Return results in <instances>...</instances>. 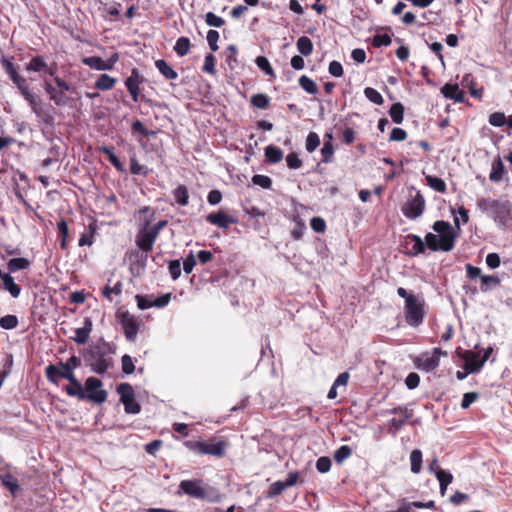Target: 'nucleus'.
I'll list each match as a JSON object with an SVG mask.
<instances>
[{
    "label": "nucleus",
    "instance_id": "f257e3e1",
    "mask_svg": "<svg viewBox=\"0 0 512 512\" xmlns=\"http://www.w3.org/2000/svg\"><path fill=\"white\" fill-rule=\"evenodd\" d=\"M1 65L22 97L28 103L31 111L35 114L39 122L49 127L53 126L55 122L53 107L43 103L41 97L31 89L28 80L18 73L16 66L10 59L3 57L1 59Z\"/></svg>",
    "mask_w": 512,
    "mask_h": 512
},
{
    "label": "nucleus",
    "instance_id": "f03ea898",
    "mask_svg": "<svg viewBox=\"0 0 512 512\" xmlns=\"http://www.w3.org/2000/svg\"><path fill=\"white\" fill-rule=\"evenodd\" d=\"M115 347L103 338L98 339L84 352L86 366L97 374H105L113 365Z\"/></svg>",
    "mask_w": 512,
    "mask_h": 512
},
{
    "label": "nucleus",
    "instance_id": "7ed1b4c3",
    "mask_svg": "<svg viewBox=\"0 0 512 512\" xmlns=\"http://www.w3.org/2000/svg\"><path fill=\"white\" fill-rule=\"evenodd\" d=\"M432 229L438 234L427 233L425 236V249L431 251L450 252L455 247L457 233L452 225L444 220L433 223Z\"/></svg>",
    "mask_w": 512,
    "mask_h": 512
},
{
    "label": "nucleus",
    "instance_id": "20e7f679",
    "mask_svg": "<svg viewBox=\"0 0 512 512\" xmlns=\"http://www.w3.org/2000/svg\"><path fill=\"white\" fill-rule=\"evenodd\" d=\"M140 214L143 213H151L150 218H146L141 223L138 232L135 237V244L139 250H141L145 255H140L138 250H132L129 253V258H141V266H145V262L147 260V254L152 251L155 241L157 240V236L153 233V231L149 228L151 224L152 217L155 212L149 206H144L139 210Z\"/></svg>",
    "mask_w": 512,
    "mask_h": 512
},
{
    "label": "nucleus",
    "instance_id": "39448f33",
    "mask_svg": "<svg viewBox=\"0 0 512 512\" xmlns=\"http://www.w3.org/2000/svg\"><path fill=\"white\" fill-rule=\"evenodd\" d=\"M397 294L405 299L404 316L406 323L411 327L420 326L426 314L424 298L414 293H409L403 287L397 289Z\"/></svg>",
    "mask_w": 512,
    "mask_h": 512
},
{
    "label": "nucleus",
    "instance_id": "423d86ee",
    "mask_svg": "<svg viewBox=\"0 0 512 512\" xmlns=\"http://www.w3.org/2000/svg\"><path fill=\"white\" fill-rule=\"evenodd\" d=\"M179 489L184 494L201 500L218 503L222 500V494L214 487L203 485L201 479L182 480Z\"/></svg>",
    "mask_w": 512,
    "mask_h": 512
},
{
    "label": "nucleus",
    "instance_id": "0eeeda50",
    "mask_svg": "<svg viewBox=\"0 0 512 512\" xmlns=\"http://www.w3.org/2000/svg\"><path fill=\"white\" fill-rule=\"evenodd\" d=\"M183 445L191 452L198 455H210L215 457H222L225 454L227 443L225 441H216L211 439L209 442L198 440H186Z\"/></svg>",
    "mask_w": 512,
    "mask_h": 512
},
{
    "label": "nucleus",
    "instance_id": "6e6552de",
    "mask_svg": "<svg viewBox=\"0 0 512 512\" xmlns=\"http://www.w3.org/2000/svg\"><path fill=\"white\" fill-rule=\"evenodd\" d=\"M441 356H447V352L436 347L416 356L413 359V364L419 370L431 372L439 366Z\"/></svg>",
    "mask_w": 512,
    "mask_h": 512
},
{
    "label": "nucleus",
    "instance_id": "1a4fd4ad",
    "mask_svg": "<svg viewBox=\"0 0 512 512\" xmlns=\"http://www.w3.org/2000/svg\"><path fill=\"white\" fill-rule=\"evenodd\" d=\"M103 383L96 377H88L85 381L84 396L87 401L102 404L107 400L108 393L102 389Z\"/></svg>",
    "mask_w": 512,
    "mask_h": 512
},
{
    "label": "nucleus",
    "instance_id": "9d476101",
    "mask_svg": "<svg viewBox=\"0 0 512 512\" xmlns=\"http://www.w3.org/2000/svg\"><path fill=\"white\" fill-rule=\"evenodd\" d=\"M116 390L127 414L140 413L141 405L136 401L134 389L129 383H120Z\"/></svg>",
    "mask_w": 512,
    "mask_h": 512
},
{
    "label": "nucleus",
    "instance_id": "9b49d317",
    "mask_svg": "<svg viewBox=\"0 0 512 512\" xmlns=\"http://www.w3.org/2000/svg\"><path fill=\"white\" fill-rule=\"evenodd\" d=\"M116 318L121 324L125 337L130 342H135L140 328V321L128 311H117Z\"/></svg>",
    "mask_w": 512,
    "mask_h": 512
},
{
    "label": "nucleus",
    "instance_id": "f8f14e48",
    "mask_svg": "<svg viewBox=\"0 0 512 512\" xmlns=\"http://www.w3.org/2000/svg\"><path fill=\"white\" fill-rule=\"evenodd\" d=\"M425 206L426 201L424 196L420 191H417L415 196L408 199L402 206V213L406 218L414 220L423 214Z\"/></svg>",
    "mask_w": 512,
    "mask_h": 512
},
{
    "label": "nucleus",
    "instance_id": "ddd939ff",
    "mask_svg": "<svg viewBox=\"0 0 512 512\" xmlns=\"http://www.w3.org/2000/svg\"><path fill=\"white\" fill-rule=\"evenodd\" d=\"M0 482L2 486L11 492L13 496H16L21 492V487L18 483V480L12 473V469L10 465L5 463L3 459L0 458Z\"/></svg>",
    "mask_w": 512,
    "mask_h": 512
},
{
    "label": "nucleus",
    "instance_id": "4468645a",
    "mask_svg": "<svg viewBox=\"0 0 512 512\" xmlns=\"http://www.w3.org/2000/svg\"><path fill=\"white\" fill-rule=\"evenodd\" d=\"M145 81L143 75L137 68L131 70V74L126 78L124 84L129 94L131 95L134 102H138L140 99L145 100V96L141 95L140 85Z\"/></svg>",
    "mask_w": 512,
    "mask_h": 512
},
{
    "label": "nucleus",
    "instance_id": "2eb2a0df",
    "mask_svg": "<svg viewBox=\"0 0 512 512\" xmlns=\"http://www.w3.org/2000/svg\"><path fill=\"white\" fill-rule=\"evenodd\" d=\"M118 53H114L108 60H103L99 56H90L83 58V64L87 65L91 69L98 71L112 70L115 63L118 61Z\"/></svg>",
    "mask_w": 512,
    "mask_h": 512
},
{
    "label": "nucleus",
    "instance_id": "dca6fc26",
    "mask_svg": "<svg viewBox=\"0 0 512 512\" xmlns=\"http://www.w3.org/2000/svg\"><path fill=\"white\" fill-rule=\"evenodd\" d=\"M458 354L464 360V369L468 373L479 372L484 365L483 360H481L482 357L478 352L473 350H465L464 352H460L459 349Z\"/></svg>",
    "mask_w": 512,
    "mask_h": 512
},
{
    "label": "nucleus",
    "instance_id": "f3484780",
    "mask_svg": "<svg viewBox=\"0 0 512 512\" xmlns=\"http://www.w3.org/2000/svg\"><path fill=\"white\" fill-rule=\"evenodd\" d=\"M206 220L212 224L216 225L220 228L227 229L231 224H235L237 220L230 215L222 211H218L215 213H210L206 216Z\"/></svg>",
    "mask_w": 512,
    "mask_h": 512
},
{
    "label": "nucleus",
    "instance_id": "a211bd4d",
    "mask_svg": "<svg viewBox=\"0 0 512 512\" xmlns=\"http://www.w3.org/2000/svg\"><path fill=\"white\" fill-rule=\"evenodd\" d=\"M405 246L412 244V247L407 251L409 256L415 257L419 254L425 253V243L420 236L415 234H408L404 237Z\"/></svg>",
    "mask_w": 512,
    "mask_h": 512
},
{
    "label": "nucleus",
    "instance_id": "6ab92c4d",
    "mask_svg": "<svg viewBox=\"0 0 512 512\" xmlns=\"http://www.w3.org/2000/svg\"><path fill=\"white\" fill-rule=\"evenodd\" d=\"M441 93L445 98L452 99L457 103H462L465 100V92L459 89L458 84H445L441 88Z\"/></svg>",
    "mask_w": 512,
    "mask_h": 512
},
{
    "label": "nucleus",
    "instance_id": "aec40b11",
    "mask_svg": "<svg viewBox=\"0 0 512 512\" xmlns=\"http://www.w3.org/2000/svg\"><path fill=\"white\" fill-rule=\"evenodd\" d=\"M92 321L90 318L84 319V326L81 328H77L75 330V337H73V341L76 342L79 345L85 344L88 339L89 335L92 331Z\"/></svg>",
    "mask_w": 512,
    "mask_h": 512
},
{
    "label": "nucleus",
    "instance_id": "412c9836",
    "mask_svg": "<svg viewBox=\"0 0 512 512\" xmlns=\"http://www.w3.org/2000/svg\"><path fill=\"white\" fill-rule=\"evenodd\" d=\"M64 391L68 396L77 397L79 400H84V388L77 378L69 381V384L64 387Z\"/></svg>",
    "mask_w": 512,
    "mask_h": 512
},
{
    "label": "nucleus",
    "instance_id": "4be33fe9",
    "mask_svg": "<svg viewBox=\"0 0 512 512\" xmlns=\"http://www.w3.org/2000/svg\"><path fill=\"white\" fill-rule=\"evenodd\" d=\"M155 66L158 71L168 80H175L178 77V73L173 67L164 59H158L155 61Z\"/></svg>",
    "mask_w": 512,
    "mask_h": 512
},
{
    "label": "nucleus",
    "instance_id": "5701e85b",
    "mask_svg": "<svg viewBox=\"0 0 512 512\" xmlns=\"http://www.w3.org/2000/svg\"><path fill=\"white\" fill-rule=\"evenodd\" d=\"M45 376L50 383L58 385L60 379H63L62 366H60V362L58 365H48L45 368Z\"/></svg>",
    "mask_w": 512,
    "mask_h": 512
},
{
    "label": "nucleus",
    "instance_id": "b1692460",
    "mask_svg": "<svg viewBox=\"0 0 512 512\" xmlns=\"http://www.w3.org/2000/svg\"><path fill=\"white\" fill-rule=\"evenodd\" d=\"M505 166L500 157L494 159L491 167V172L489 174V179L492 182H499L503 179L505 174Z\"/></svg>",
    "mask_w": 512,
    "mask_h": 512
},
{
    "label": "nucleus",
    "instance_id": "393cba45",
    "mask_svg": "<svg viewBox=\"0 0 512 512\" xmlns=\"http://www.w3.org/2000/svg\"><path fill=\"white\" fill-rule=\"evenodd\" d=\"M100 150L104 155L107 156L108 161L114 166V168L118 172L124 173L126 171L124 165L121 163L119 158L115 155L113 147L104 146Z\"/></svg>",
    "mask_w": 512,
    "mask_h": 512
},
{
    "label": "nucleus",
    "instance_id": "a878e982",
    "mask_svg": "<svg viewBox=\"0 0 512 512\" xmlns=\"http://www.w3.org/2000/svg\"><path fill=\"white\" fill-rule=\"evenodd\" d=\"M283 156H284L283 151L277 146L268 145L265 148V158L268 163H273V164L279 163L282 161Z\"/></svg>",
    "mask_w": 512,
    "mask_h": 512
},
{
    "label": "nucleus",
    "instance_id": "bb28decb",
    "mask_svg": "<svg viewBox=\"0 0 512 512\" xmlns=\"http://www.w3.org/2000/svg\"><path fill=\"white\" fill-rule=\"evenodd\" d=\"M117 80L108 74H101L96 80L94 87L100 91H108L114 88Z\"/></svg>",
    "mask_w": 512,
    "mask_h": 512
},
{
    "label": "nucleus",
    "instance_id": "cd10ccee",
    "mask_svg": "<svg viewBox=\"0 0 512 512\" xmlns=\"http://www.w3.org/2000/svg\"><path fill=\"white\" fill-rule=\"evenodd\" d=\"M47 63L43 56H35L26 64L25 69L28 72H44Z\"/></svg>",
    "mask_w": 512,
    "mask_h": 512
},
{
    "label": "nucleus",
    "instance_id": "c85d7f7f",
    "mask_svg": "<svg viewBox=\"0 0 512 512\" xmlns=\"http://www.w3.org/2000/svg\"><path fill=\"white\" fill-rule=\"evenodd\" d=\"M30 261L27 258H12L7 263V269L10 273H15L19 270H25L30 267Z\"/></svg>",
    "mask_w": 512,
    "mask_h": 512
},
{
    "label": "nucleus",
    "instance_id": "c756f323",
    "mask_svg": "<svg viewBox=\"0 0 512 512\" xmlns=\"http://www.w3.org/2000/svg\"><path fill=\"white\" fill-rule=\"evenodd\" d=\"M423 454L420 449H414L410 453V467L414 474H418L422 470Z\"/></svg>",
    "mask_w": 512,
    "mask_h": 512
},
{
    "label": "nucleus",
    "instance_id": "7c9ffc66",
    "mask_svg": "<svg viewBox=\"0 0 512 512\" xmlns=\"http://www.w3.org/2000/svg\"><path fill=\"white\" fill-rule=\"evenodd\" d=\"M500 278L495 275H483L481 276L480 290L484 293L494 289L500 285Z\"/></svg>",
    "mask_w": 512,
    "mask_h": 512
},
{
    "label": "nucleus",
    "instance_id": "2f4dec72",
    "mask_svg": "<svg viewBox=\"0 0 512 512\" xmlns=\"http://www.w3.org/2000/svg\"><path fill=\"white\" fill-rule=\"evenodd\" d=\"M436 478L439 481L440 492L442 495L445 494L447 486L452 482L453 476L451 473L446 472L443 469H438L435 473Z\"/></svg>",
    "mask_w": 512,
    "mask_h": 512
},
{
    "label": "nucleus",
    "instance_id": "473e14b6",
    "mask_svg": "<svg viewBox=\"0 0 512 512\" xmlns=\"http://www.w3.org/2000/svg\"><path fill=\"white\" fill-rule=\"evenodd\" d=\"M296 46L298 51L304 56H309L313 52V43L307 36L299 37Z\"/></svg>",
    "mask_w": 512,
    "mask_h": 512
},
{
    "label": "nucleus",
    "instance_id": "72a5a7b5",
    "mask_svg": "<svg viewBox=\"0 0 512 512\" xmlns=\"http://www.w3.org/2000/svg\"><path fill=\"white\" fill-rule=\"evenodd\" d=\"M389 115L392 121L396 124H401L404 119V106L400 102H396L391 105L389 109Z\"/></svg>",
    "mask_w": 512,
    "mask_h": 512
},
{
    "label": "nucleus",
    "instance_id": "f704fd0d",
    "mask_svg": "<svg viewBox=\"0 0 512 512\" xmlns=\"http://www.w3.org/2000/svg\"><path fill=\"white\" fill-rule=\"evenodd\" d=\"M191 47V42L188 37H179L175 43L174 51L180 57L188 54Z\"/></svg>",
    "mask_w": 512,
    "mask_h": 512
},
{
    "label": "nucleus",
    "instance_id": "c9c22d12",
    "mask_svg": "<svg viewBox=\"0 0 512 512\" xmlns=\"http://www.w3.org/2000/svg\"><path fill=\"white\" fill-rule=\"evenodd\" d=\"M176 202L181 206H186L189 200L188 189L185 185L180 184L173 192Z\"/></svg>",
    "mask_w": 512,
    "mask_h": 512
},
{
    "label": "nucleus",
    "instance_id": "e433bc0d",
    "mask_svg": "<svg viewBox=\"0 0 512 512\" xmlns=\"http://www.w3.org/2000/svg\"><path fill=\"white\" fill-rule=\"evenodd\" d=\"M425 180H426L427 184L435 191L440 192V193L446 192L447 186H446L445 181L442 178L428 175L425 177Z\"/></svg>",
    "mask_w": 512,
    "mask_h": 512
},
{
    "label": "nucleus",
    "instance_id": "4c0bfd02",
    "mask_svg": "<svg viewBox=\"0 0 512 512\" xmlns=\"http://www.w3.org/2000/svg\"><path fill=\"white\" fill-rule=\"evenodd\" d=\"M300 87L309 94L315 95L318 93L316 83L306 75H302L299 80Z\"/></svg>",
    "mask_w": 512,
    "mask_h": 512
},
{
    "label": "nucleus",
    "instance_id": "58836bf2",
    "mask_svg": "<svg viewBox=\"0 0 512 512\" xmlns=\"http://www.w3.org/2000/svg\"><path fill=\"white\" fill-rule=\"evenodd\" d=\"M255 63L258 66V68L262 70L266 75L270 76L271 78L276 77L269 60L265 56H258L255 59Z\"/></svg>",
    "mask_w": 512,
    "mask_h": 512
},
{
    "label": "nucleus",
    "instance_id": "ea45409f",
    "mask_svg": "<svg viewBox=\"0 0 512 512\" xmlns=\"http://www.w3.org/2000/svg\"><path fill=\"white\" fill-rule=\"evenodd\" d=\"M226 63L229 66L230 70H234L237 66V48L235 45H229L225 52Z\"/></svg>",
    "mask_w": 512,
    "mask_h": 512
},
{
    "label": "nucleus",
    "instance_id": "a19ab883",
    "mask_svg": "<svg viewBox=\"0 0 512 512\" xmlns=\"http://www.w3.org/2000/svg\"><path fill=\"white\" fill-rule=\"evenodd\" d=\"M251 104L258 109H266L269 107L270 98L266 94H254L251 97Z\"/></svg>",
    "mask_w": 512,
    "mask_h": 512
},
{
    "label": "nucleus",
    "instance_id": "79ce46f5",
    "mask_svg": "<svg viewBox=\"0 0 512 512\" xmlns=\"http://www.w3.org/2000/svg\"><path fill=\"white\" fill-rule=\"evenodd\" d=\"M130 173L133 175H142L144 177L148 175L147 167L139 164L135 154L130 158Z\"/></svg>",
    "mask_w": 512,
    "mask_h": 512
},
{
    "label": "nucleus",
    "instance_id": "37998d69",
    "mask_svg": "<svg viewBox=\"0 0 512 512\" xmlns=\"http://www.w3.org/2000/svg\"><path fill=\"white\" fill-rule=\"evenodd\" d=\"M352 454V449L348 445H342L334 452V460L337 464H341Z\"/></svg>",
    "mask_w": 512,
    "mask_h": 512
},
{
    "label": "nucleus",
    "instance_id": "c03bdc74",
    "mask_svg": "<svg viewBox=\"0 0 512 512\" xmlns=\"http://www.w3.org/2000/svg\"><path fill=\"white\" fill-rule=\"evenodd\" d=\"M322 162L330 163L333 161L334 147L330 140H326L321 148Z\"/></svg>",
    "mask_w": 512,
    "mask_h": 512
},
{
    "label": "nucleus",
    "instance_id": "a18cd8bd",
    "mask_svg": "<svg viewBox=\"0 0 512 512\" xmlns=\"http://www.w3.org/2000/svg\"><path fill=\"white\" fill-rule=\"evenodd\" d=\"M285 489H287V487L283 481H276L269 486L266 497L269 499L275 498L282 494Z\"/></svg>",
    "mask_w": 512,
    "mask_h": 512
},
{
    "label": "nucleus",
    "instance_id": "49530a36",
    "mask_svg": "<svg viewBox=\"0 0 512 512\" xmlns=\"http://www.w3.org/2000/svg\"><path fill=\"white\" fill-rule=\"evenodd\" d=\"M18 318L15 315L9 314L0 318V327L5 330L14 329L18 326Z\"/></svg>",
    "mask_w": 512,
    "mask_h": 512
},
{
    "label": "nucleus",
    "instance_id": "de8ad7c7",
    "mask_svg": "<svg viewBox=\"0 0 512 512\" xmlns=\"http://www.w3.org/2000/svg\"><path fill=\"white\" fill-rule=\"evenodd\" d=\"M364 95L374 104L381 105L384 102L382 95L372 87H366L364 89Z\"/></svg>",
    "mask_w": 512,
    "mask_h": 512
},
{
    "label": "nucleus",
    "instance_id": "09e8293b",
    "mask_svg": "<svg viewBox=\"0 0 512 512\" xmlns=\"http://www.w3.org/2000/svg\"><path fill=\"white\" fill-rule=\"evenodd\" d=\"M320 145V138L316 132H310L306 138V150L311 153Z\"/></svg>",
    "mask_w": 512,
    "mask_h": 512
},
{
    "label": "nucleus",
    "instance_id": "8fccbe9b",
    "mask_svg": "<svg viewBox=\"0 0 512 512\" xmlns=\"http://www.w3.org/2000/svg\"><path fill=\"white\" fill-rule=\"evenodd\" d=\"M215 64H216L215 56L211 53L207 54L205 56L204 65L202 67L203 72L208 73L210 75H215L216 74Z\"/></svg>",
    "mask_w": 512,
    "mask_h": 512
},
{
    "label": "nucleus",
    "instance_id": "3c124183",
    "mask_svg": "<svg viewBox=\"0 0 512 512\" xmlns=\"http://www.w3.org/2000/svg\"><path fill=\"white\" fill-rule=\"evenodd\" d=\"M131 130L134 133H140L144 137H151L155 134L154 131L148 130L140 120H135L131 125Z\"/></svg>",
    "mask_w": 512,
    "mask_h": 512
},
{
    "label": "nucleus",
    "instance_id": "603ef678",
    "mask_svg": "<svg viewBox=\"0 0 512 512\" xmlns=\"http://www.w3.org/2000/svg\"><path fill=\"white\" fill-rule=\"evenodd\" d=\"M252 183L258 185L264 189H270L272 186V180L266 175L256 174L252 177Z\"/></svg>",
    "mask_w": 512,
    "mask_h": 512
},
{
    "label": "nucleus",
    "instance_id": "864d4df0",
    "mask_svg": "<svg viewBox=\"0 0 512 512\" xmlns=\"http://www.w3.org/2000/svg\"><path fill=\"white\" fill-rule=\"evenodd\" d=\"M206 24L212 27L220 28L225 24L223 18L217 16L212 12H208L205 16Z\"/></svg>",
    "mask_w": 512,
    "mask_h": 512
},
{
    "label": "nucleus",
    "instance_id": "5fc2aeb1",
    "mask_svg": "<svg viewBox=\"0 0 512 512\" xmlns=\"http://www.w3.org/2000/svg\"><path fill=\"white\" fill-rule=\"evenodd\" d=\"M392 40L388 34H377L372 39V45L375 48H379L381 46H389Z\"/></svg>",
    "mask_w": 512,
    "mask_h": 512
},
{
    "label": "nucleus",
    "instance_id": "6e6d98bb",
    "mask_svg": "<svg viewBox=\"0 0 512 512\" xmlns=\"http://www.w3.org/2000/svg\"><path fill=\"white\" fill-rule=\"evenodd\" d=\"M331 460L327 456L319 457L316 461V469L320 473H327L331 469Z\"/></svg>",
    "mask_w": 512,
    "mask_h": 512
},
{
    "label": "nucleus",
    "instance_id": "4d7b16f0",
    "mask_svg": "<svg viewBox=\"0 0 512 512\" xmlns=\"http://www.w3.org/2000/svg\"><path fill=\"white\" fill-rule=\"evenodd\" d=\"M286 163L290 169H299L303 164L302 160L298 157L297 153L295 152H290L286 156Z\"/></svg>",
    "mask_w": 512,
    "mask_h": 512
},
{
    "label": "nucleus",
    "instance_id": "13d9d810",
    "mask_svg": "<svg viewBox=\"0 0 512 512\" xmlns=\"http://www.w3.org/2000/svg\"><path fill=\"white\" fill-rule=\"evenodd\" d=\"M489 123L495 127H501L506 123V117L503 112H494L489 116Z\"/></svg>",
    "mask_w": 512,
    "mask_h": 512
},
{
    "label": "nucleus",
    "instance_id": "bf43d9fd",
    "mask_svg": "<svg viewBox=\"0 0 512 512\" xmlns=\"http://www.w3.org/2000/svg\"><path fill=\"white\" fill-rule=\"evenodd\" d=\"M169 273L173 280H177L181 276L180 260H171L168 265Z\"/></svg>",
    "mask_w": 512,
    "mask_h": 512
},
{
    "label": "nucleus",
    "instance_id": "052dcab7",
    "mask_svg": "<svg viewBox=\"0 0 512 512\" xmlns=\"http://www.w3.org/2000/svg\"><path fill=\"white\" fill-rule=\"evenodd\" d=\"M121 362H122V371L123 373L125 374H132L135 370V366H134V363H133V360L131 358V356L125 354L122 356V359H121Z\"/></svg>",
    "mask_w": 512,
    "mask_h": 512
},
{
    "label": "nucleus",
    "instance_id": "680f3d73",
    "mask_svg": "<svg viewBox=\"0 0 512 512\" xmlns=\"http://www.w3.org/2000/svg\"><path fill=\"white\" fill-rule=\"evenodd\" d=\"M287 488L292 487L298 483H302L301 475L299 471L290 472L287 475L286 480L283 481Z\"/></svg>",
    "mask_w": 512,
    "mask_h": 512
},
{
    "label": "nucleus",
    "instance_id": "e2e57ef3",
    "mask_svg": "<svg viewBox=\"0 0 512 512\" xmlns=\"http://www.w3.org/2000/svg\"><path fill=\"white\" fill-rule=\"evenodd\" d=\"M419 383L420 376L415 372L409 373L405 379V385L410 390L417 388L419 386Z\"/></svg>",
    "mask_w": 512,
    "mask_h": 512
},
{
    "label": "nucleus",
    "instance_id": "0e129e2a",
    "mask_svg": "<svg viewBox=\"0 0 512 512\" xmlns=\"http://www.w3.org/2000/svg\"><path fill=\"white\" fill-rule=\"evenodd\" d=\"M478 397L479 394L477 392L465 393L461 401V408L468 409L470 405L478 399Z\"/></svg>",
    "mask_w": 512,
    "mask_h": 512
},
{
    "label": "nucleus",
    "instance_id": "69168bd1",
    "mask_svg": "<svg viewBox=\"0 0 512 512\" xmlns=\"http://www.w3.org/2000/svg\"><path fill=\"white\" fill-rule=\"evenodd\" d=\"M219 40V33L216 30H209L207 32V42L212 51L218 50L217 42Z\"/></svg>",
    "mask_w": 512,
    "mask_h": 512
},
{
    "label": "nucleus",
    "instance_id": "338daca9",
    "mask_svg": "<svg viewBox=\"0 0 512 512\" xmlns=\"http://www.w3.org/2000/svg\"><path fill=\"white\" fill-rule=\"evenodd\" d=\"M195 265H196V259H195L193 252L191 251L189 253V255L184 259V262H183L184 272L186 274H190L193 271Z\"/></svg>",
    "mask_w": 512,
    "mask_h": 512
},
{
    "label": "nucleus",
    "instance_id": "774afa93",
    "mask_svg": "<svg viewBox=\"0 0 512 512\" xmlns=\"http://www.w3.org/2000/svg\"><path fill=\"white\" fill-rule=\"evenodd\" d=\"M310 226L317 233H323L326 229V223L320 217H313L310 221Z\"/></svg>",
    "mask_w": 512,
    "mask_h": 512
}]
</instances>
